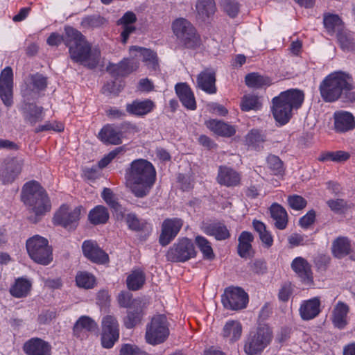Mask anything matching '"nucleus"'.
Here are the masks:
<instances>
[{"label": "nucleus", "instance_id": "obj_1", "mask_svg": "<svg viewBox=\"0 0 355 355\" xmlns=\"http://www.w3.org/2000/svg\"><path fill=\"white\" fill-rule=\"evenodd\" d=\"M63 42L69 48L70 58L89 69H94L99 63L101 51L92 48L85 37L71 26L64 28Z\"/></svg>", "mask_w": 355, "mask_h": 355}, {"label": "nucleus", "instance_id": "obj_2", "mask_svg": "<svg viewBox=\"0 0 355 355\" xmlns=\"http://www.w3.org/2000/svg\"><path fill=\"white\" fill-rule=\"evenodd\" d=\"M125 186L137 198L148 196L156 180V171L146 159L134 160L125 175Z\"/></svg>", "mask_w": 355, "mask_h": 355}, {"label": "nucleus", "instance_id": "obj_3", "mask_svg": "<svg viewBox=\"0 0 355 355\" xmlns=\"http://www.w3.org/2000/svg\"><path fill=\"white\" fill-rule=\"evenodd\" d=\"M352 76L338 71L331 73L320 83V92L326 102H334L341 98L345 102H355V92Z\"/></svg>", "mask_w": 355, "mask_h": 355}, {"label": "nucleus", "instance_id": "obj_4", "mask_svg": "<svg viewBox=\"0 0 355 355\" xmlns=\"http://www.w3.org/2000/svg\"><path fill=\"white\" fill-rule=\"evenodd\" d=\"M21 197L28 211L34 214L29 217L33 223H37L51 209V203L46 191L36 181H31L24 184Z\"/></svg>", "mask_w": 355, "mask_h": 355}, {"label": "nucleus", "instance_id": "obj_5", "mask_svg": "<svg viewBox=\"0 0 355 355\" xmlns=\"http://www.w3.org/2000/svg\"><path fill=\"white\" fill-rule=\"evenodd\" d=\"M304 98V93L296 89L283 92L273 98L272 108L275 120L282 125L286 124L292 116V110L301 107Z\"/></svg>", "mask_w": 355, "mask_h": 355}, {"label": "nucleus", "instance_id": "obj_6", "mask_svg": "<svg viewBox=\"0 0 355 355\" xmlns=\"http://www.w3.org/2000/svg\"><path fill=\"white\" fill-rule=\"evenodd\" d=\"M26 249L30 257L36 263L47 265L53 259L52 250L47 239L39 235L27 240Z\"/></svg>", "mask_w": 355, "mask_h": 355}, {"label": "nucleus", "instance_id": "obj_7", "mask_svg": "<svg viewBox=\"0 0 355 355\" xmlns=\"http://www.w3.org/2000/svg\"><path fill=\"white\" fill-rule=\"evenodd\" d=\"M173 31L186 48L194 49L200 44V38L195 27L187 19L180 18L173 23Z\"/></svg>", "mask_w": 355, "mask_h": 355}, {"label": "nucleus", "instance_id": "obj_8", "mask_svg": "<svg viewBox=\"0 0 355 355\" xmlns=\"http://www.w3.org/2000/svg\"><path fill=\"white\" fill-rule=\"evenodd\" d=\"M169 335L167 318L164 315L154 316L146 327V340L151 345H157L166 340Z\"/></svg>", "mask_w": 355, "mask_h": 355}, {"label": "nucleus", "instance_id": "obj_9", "mask_svg": "<svg viewBox=\"0 0 355 355\" xmlns=\"http://www.w3.org/2000/svg\"><path fill=\"white\" fill-rule=\"evenodd\" d=\"M272 334L267 327H261L255 331H251L247 338L244 351L248 355H257L269 344Z\"/></svg>", "mask_w": 355, "mask_h": 355}, {"label": "nucleus", "instance_id": "obj_10", "mask_svg": "<svg viewBox=\"0 0 355 355\" xmlns=\"http://www.w3.org/2000/svg\"><path fill=\"white\" fill-rule=\"evenodd\" d=\"M196 255V251L193 242L187 238H182L169 248L166 258L173 262H184Z\"/></svg>", "mask_w": 355, "mask_h": 355}, {"label": "nucleus", "instance_id": "obj_11", "mask_svg": "<svg viewBox=\"0 0 355 355\" xmlns=\"http://www.w3.org/2000/svg\"><path fill=\"white\" fill-rule=\"evenodd\" d=\"M248 300V294L239 287L226 288L224 294L221 296V302L224 307L231 310L245 308Z\"/></svg>", "mask_w": 355, "mask_h": 355}, {"label": "nucleus", "instance_id": "obj_12", "mask_svg": "<svg viewBox=\"0 0 355 355\" xmlns=\"http://www.w3.org/2000/svg\"><path fill=\"white\" fill-rule=\"evenodd\" d=\"M119 338V324L116 319L110 315L102 320L101 343L104 348H112Z\"/></svg>", "mask_w": 355, "mask_h": 355}, {"label": "nucleus", "instance_id": "obj_13", "mask_svg": "<svg viewBox=\"0 0 355 355\" xmlns=\"http://www.w3.org/2000/svg\"><path fill=\"white\" fill-rule=\"evenodd\" d=\"M80 212V207L69 211L68 206L63 205L54 215V223L62 225L66 229H74L77 225Z\"/></svg>", "mask_w": 355, "mask_h": 355}, {"label": "nucleus", "instance_id": "obj_14", "mask_svg": "<svg viewBox=\"0 0 355 355\" xmlns=\"http://www.w3.org/2000/svg\"><path fill=\"white\" fill-rule=\"evenodd\" d=\"M13 73L11 67H6L0 75V97L3 104L10 107L12 103Z\"/></svg>", "mask_w": 355, "mask_h": 355}, {"label": "nucleus", "instance_id": "obj_15", "mask_svg": "<svg viewBox=\"0 0 355 355\" xmlns=\"http://www.w3.org/2000/svg\"><path fill=\"white\" fill-rule=\"evenodd\" d=\"M182 225V220L179 218H168L164 220L159 236L160 244L163 246L167 245L178 235Z\"/></svg>", "mask_w": 355, "mask_h": 355}, {"label": "nucleus", "instance_id": "obj_16", "mask_svg": "<svg viewBox=\"0 0 355 355\" xmlns=\"http://www.w3.org/2000/svg\"><path fill=\"white\" fill-rule=\"evenodd\" d=\"M241 180V174L234 168L227 166L218 167L216 181L219 184L226 187H235L240 185Z\"/></svg>", "mask_w": 355, "mask_h": 355}, {"label": "nucleus", "instance_id": "obj_17", "mask_svg": "<svg viewBox=\"0 0 355 355\" xmlns=\"http://www.w3.org/2000/svg\"><path fill=\"white\" fill-rule=\"evenodd\" d=\"M82 248L84 255L94 263L103 264L109 261L108 254L96 242L85 241Z\"/></svg>", "mask_w": 355, "mask_h": 355}, {"label": "nucleus", "instance_id": "obj_18", "mask_svg": "<svg viewBox=\"0 0 355 355\" xmlns=\"http://www.w3.org/2000/svg\"><path fill=\"white\" fill-rule=\"evenodd\" d=\"M299 313L303 320H310L320 313V300L318 297L304 300L299 309Z\"/></svg>", "mask_w": 355, "mask_h": 355}, {"label": "nucleus", "instance_id": "obj_19", "mask_svg": "<svg viewBox=\"0 0 355 355\" xmlns=\"http://www.w3.org/2000/svg\"><path fill=\"white\" fill-rule=\"evenodd\" d=\"M122 137L123 133L121 128L111 124L103 126L98 133V138L107 144H120Z\"/></svg>", "mask_w": 355, "mask_h": 355}, {"label": "nucleus", "instance_id": "obj_20", "mask_svg": "<svg viewBox=\"0 0 355 355\" xmlns=\"http://www.w3.org/2000/svg\"><path fill=\"white\" fill-rule=\"evenodd\" d=\"M291 268L302 282L307 284L313 282L311 266L305 259L301 257L294 259Z\"/></svg>", "mask_w": 355, "mask_h": 355}, {"label": "nucleus", "instance_id": "obj_21", "mask_svg": "<svg viewBox=\"0 0 355 355\" xmlns=\"http://www.w3.org/2000/svg\"><path fill=\"white\" fill-rule=\"evenodd\" d=\"M145 303L139 300H133V307L128 311L127 316L124 318V325L128 329H132L141 321L143 317V309Z\"/></svg>", "mask_w": 355, "mask_h": 355}, {"label": "nucleus", "instance_id": "obj_22", "mask_svg": "<svg viewBox=\"0 0 355 355\" xmlns=\"http://www.w3.org/2000/svg\"><path fill=\"white\" fill-rule=\"evenodd\" d=\"M130 52L132 56L139 58H141L146 64L155 70L158 66V60L156 53L149 49L132 46L130 48Z\"/></svg>", "mask_w": 355, "mask_h": 355}, {"label": "nucleus", "instance_id": "obj_23", "mask_svg": "<svg viewBox=\"0 0 355 355\" xmlns=\"http://www.w3.org/2000/svg\"><path fill=\"white\" fill-rule=\"evenodd\" d=\"M23 166V160L12 158L6 163L5 168L1 172V178L3 183H11L21 173Z\"/></svg>", "mask_w": 355, "mask_h": 355}, {"label": "nucleus", "instance_id": "obj_24", "mask_svg": "<svg viewBox=\"0 0 355 355\" xmlns=\"http://www.w3.org/2000/svg\"><path fill=\"white\" fill-rule=\"evenodd\" d=\"M47 86L46 78L40 73H35L30 76V81L24 95H31L32 98L37 96L39 92L44 91Z\"/></svg>", "mask_w": 355, "mask_h": 355}, {"label": "nucleus", "instance_id": "obj_25", "mask_svg": "<svg viewBox=\"0 0 355 355\" xmlns=\"http://www.w3.org/2000/svg\"><path fill=\"white\" fill-rule=\"evenodd\" d=\"M215 83L216 75L213 70L205 69L198 76V87L208 94H215L216 92Z\"/></svg>", "mask_w": 355, "mask_h": 355}, {"label": "nucleus", "instance_id": "obj_26", "mask_svg": "<svg viewBox=\"0 0 355 355\" xmlns=\"http://www.w3.org/2000/svg\"><path fill=\"white\" fill-rule=\"evenodd\" d=\"M216 10L214 0H197L196 12L198 20L206 21L214 15Z\"/></svg>", "mask_w": 355, "mask_h": 355}, {"label": "nucleus", "instance_id": "obj_27", "mask_svg": "<svg viewBox=\"0 0 355 355\" xmlns=\"http://www.w3.org/2000/svg\"><path fill=\"white\" fill-rule=\"evenodd\" d=\"M175 92L185 107L191 110L196 109V103L194 95L186 83H178L175 85Z\"/></svg>", "mask_w": 355, "mask_h": 355}, {"label": "nucleus", "instance_id": "obj_28", "mask_svg": "<svg viewBox=\"0 0 355 355\" xmlns=\"http://www.w3.org/2000/svg\"><path fill=\"white\" fill-rule=\"evenodd\" d=\"M24 349L28 355H50V346L40 338H32L25 343Z\"/></svg>", "mask_w": 355, "mask_h": 355}, {"label": "nucleus", "instance_id": "obj_29", "mask_svg": "<svg viewBox=\"0 0 355 355\" xmlns=\"http://www.w3.org/2000/svg\"><path fill=\"white\" fill-rule=\"evenodd\" d=\"M335 128L338 132H346L354 128V119L348 112H338L334 114Z\"/></svg>", "mask_w": 355, "mask_h": 355}, {"label": "nucleus", "instance_id": "obj_30", "mask_svg": "<svg viewBox=\"0 0 355 355\" xmlns=\"http://www.w3.org/2000/svg\"><path fill=\"white\" fill-rule=\"evenodd\" d=\"M21 111L25 121L32 125L42 119V107H38L35 104L24 103L21 107Z\"/></svg>", "mask_w": 355, "mask_h": 355}, {"label": "nucleus", "instance_id": "obj_31", "mask_svg": "<svg viewBox=\"0 0 355 355\" xmlns=\"http://www.w3.org/2000/svg\"><path fill=\"white\" fill-rule=\"evenodd\" d=\"M349 312L348 306L339 302L335 306L332 313V321L334 326L338 329H343L347 324V315Z\"/></svg>", "mask_w": 355, "mask_h": 355}, {"label": "nucleus", "instance_id": "obj_32", "mask_svg": "<svg viewBox=\"0 0 355 355\" xmlns=\"http://www.w3.org/2000/svg\"><path fill=\"white\" fill-rule=\"evenodd\" d=\"M206 124L212 132L223 137H231L236 132L234 126L221 121L211 119L207 121Z\"/></svg>", "mask_w": 355, "mask_h": 355}, {"label": "nucleus", "instance_id": "obj_33", "mask_svg": "<svg viewBox=\"0 0 355 355\" xmlns=\"http://www.w3.org/2000/svg\"><path fill=\"white\" fill-rule=\"evenodd\" d=\"M270 211L271 217L275 221V227L279 230L285 229L288 223V216L285 209L281 205L274 203L271 205Z\"/></svg>", "mask_w": 355, "mask_h": 355}, {"label": "nucleus", "instance_id": "obj_34", "mask_svg": "<svg viewBox=\"0 0 355 355\" xmlns=\"http://www.w3.org/2000/svg\"><path fill=\"white\" fill-rule=\"evenodd\" d=\"M204 232L215 237L216 240H225L230 236L227 227L221 223L207 224L204 227Z\"/></svg>", "mask_w": 355, "mask_h": 355}, {"label": "nucleus", "instance_id": "obj_35", "mask_svg": "<svg viewBox=\"0 0 355 355\" xmlns=\"http://www.w3.org/2000/svg\"><path fill=\"white\" fill-rule=\"evenodd\" d=\"M253 241V236L250 232H243L239 237L238 253L243 258H248L251 256L252 251L251 243Z\"/></svg>", "mask_w": 355, "mask_h": 355}, {"label": "nucleus", "instance_id": "obj_36", "mask_svg": "<svg viewBox=\"0 0 355 355\" xmlns=\"http://www.w3.org/2000/svg\"><path fill=\"white\" fill-rule=\"evenodd\" d=\"M154 103L150 100L144 101H134L131 104H128L126 110L130 114L141 116L145 115L153 110Z\"/></svg>", "mask_w": 355, "mask_h": 355}, {"label": "nucleus", "instance_id": "obj_37", "mask_svg": "<svg viewBox=\"0 0 355 355\" xmlns=\"http://www.w3.org/2000/svg\"><path fill=\"white\" fill-rule=\"evenodd\" d=\"M245 82L248 87L255 89L269 86L271 84L270 78L254 72L247 74L245 77Z\"/></svg>", "mask_w": 355, "mask_h": 355}, {"label": "nucleus", "instance_id": "obj_38", "mask_svg": "<svg viewBox=\"0 0 355 355\" xmlns=\"http://www.w3.org/2000/svg\"><path fill=\"white\" fill-rule=\"evenodd\" d=\"M98 329V325L96 322L88 316H81L75 323L73 327V334L79 337L83 330L87 331H95Z\"/></svg>", "mask_w": 355, "mask_h": 355}, {"label": "nucleus", "instance_id": "obj_39", "mask_svg": "<svg viewBox=\"0 0 355 355\" xmlns=\"http://www.w3.org/2000/svg\"><path fill=\"white\" fill-rule=\"evenodd\" d=\"M242 326L238 321H228L223 327V336L229 338L230 341L239 340L241 336Z\"/></svg>", "mask_w": 355, "mask_h": 355}, {"label": "nucleus", "instance_id": "obj_40", "mask_svg": "<svg viewBox=\"0 0 355 355\" xmlns=\"http://www.w3.org/2000/svg\"><path fill=\"white\" fill-rule=\"evenodd\" d=\"M332 253L337 258L347 255L350 251V243L346 237H338L332 243Z\"/></svg>", "mask_w": 355, "mask_h": 355}, {"label": "nucleus", "instance_id": "obj_41", "mask_svg": "<svg viewBox=\"0 0 355 355\" xmlns=\"http://www.w3.org/2000/svg\"><path fill=\"white\" fill-rule=\"evenodd\" d=\"M31 288V283L24 278H18L10 288V294L17 298L26 297Z\"/></svg>", "mask_w": 355, "mask_h": 355}, {"label": "nucleus", "instance_id": "obj_42", "mask_svg": "<svg viewBox=\"0 0 355 355\" xmlns=\"http://www.w3.org/2000/svg\"><path fill=\"white\" fill-rule=\"evenodd\" d=\"M88 218L93 225L104 224L109 219V213L106 207L98 205L89 211Z\"/></svg>", "mask_w": 355, "mask_h": 355}, {"label": "nucleus", "instance_id": "obj_43", "mask_svg": "<svg viewBox=\"0 0 355 355\" xmlns=\"http://www.w3.org/2000/svg\"><path fill=\"white\" fill-rule=\"evenodd\" d=\"M101 196L105 202L116 212L117 218L123 216V207L110 189L104 188Z\"/></svg>", "mask_w": 355, "mask_h": 355}, {"label": "nucleus", "instance_id": "obj_44", "mask_svg": "<svg viewBox=\"0 0 355 355\" xmlns=\"http://www.w3.org/2000/svg\"><path fill=\"white\" fill-rule=\"evenodd\" d=\"M266 141V136L261 130L258 129L251 130L245 136V144L254 149L260 148L261 144Z\"/></svg>", "mask_w": 355, "mask_h": 355}, {"label": "nucleus", "instance_id": "obj_45", "mask_svg": "<svg viewBox=\"0 0 355 355\" xmlns=\"http://www.w3.org/2000/svg\"><path fill=\"white\" fill-rule=\"evenodd\" d=\"M126 282L130 290H139L145 282V275L142 271L134 270L128 276Z\"/></svg>", "mask_w": 355, "mask_h": 355}, {"label": "nucleus", "instance_id": "obj_46", "mask_svg": "<svg viewBox=\"0 0 355 355\" xmlns=\"http://www.w3.org/2000/svg\"><path fill=\"white\" fill-rule=\"evenodd\" d=\"M323 23L324 27L329 33L339 32L342 29V20L337 15H324Z\"/></svg>", "mask_w": 355, "mask_h": 355}, {"label": "nucleus", "instance_id": "obj_47", "mask_svg": "<svg viewBox=\"0 0 355 355\" xmlns=\"http://www.w3.org/2000/svg\"><path fill=\"white\" fill-rule=\"evenodd\" d=\"M196 243L203 254V257L208 260L214 259V254L211 243L205 237L197 236L196 237Z\"/></svg>", "mask_w": 355, "mask_h": 355}, {"label": "nucleus", "instance_id": "obj_48", "mask_svg": "<svg viewBox=\"0 0 355 355\" xmlns=\"http://www.w3.org/2000/svg\"><path fill=\"white\" fill-rule=\"evenodd\" d=\"M261 103L257 96L248 94L245 95L241 103V107L243 111L248 112L252 110H259Z\"/></svg>", "mask_w": 355, "mask_h": 355}, {"label": "nucleus", "instance_id": "obj_49", "mask_svg": "<svg viewBox=\"0 0 355 355\" xmlns=\"http://www.w3.org/2000/svg\"><path fill=\"white\" fill-rule=\"evenodd\" d=\"M76 282L79 287L92 288L95 284V277L87 272H80L76 277Z\"/></svg>", "mask_w": 355, "mask_h": 355}, {"label": "nucleus", "instance_id": "obj_50", "mask_svg": "<svg viewBox=\"0 0 355 355\" xmlns=\"http://www.w3.org/2000/svg\"><path fill=\"white\" fill-rule=\"evenodd\" d=\"M125 220L128 228L132 231L139 232L145 227L144 220L139 219L135 214L130 213L125 216Z\"/></svg>", "mask_w": 355, "mask_h": 355}, {"label": "nucleus", "instance_id": "obj_51", "mask_svg": "<svg viewBox=\"0 0 355 355\" xmlns=\"http://www.w3.org/2000/svg\"><path fill=\"white\" fill-rule=\"evenodd\" d=\"M267 164L268 167L273 173L274 175H283L284 172V164L279 157L270 155L267 157Z\"/></svg>", "mask_w": 355, "mask_h": 355}, {"label": "nucleus", "instance_id": "obj_52", "mask_svg": "<svg viewBox=\"0 0 355 355\" xmlns=\"http://www.w3.org/2000/svg\"><path fill=\"white\" fill-rule=\"evenodd\" d=\"M139 67V63L135 60L125 59L119 62V72L121 76H125L135 71Z\"/></svg>", "mask_w": 355, "mask_h": 355}, {"label": "nucleus", "instance_id": "obj_53", "mask_svg": "<svg viewBox=\"0 0 355 355\" xmlns=\"http://www.w3.org/2000/svg\"><path fill=\"white\" fill-rule=\"evenodd\" d=\"M105 19L97 15L87 16L83 19L81 25L85 28H97L103 25Z\"/></svg>", "mask_w": 355, "mask_h": 355}, {"label": "nucleus", "instance_id": "obj_54", "mask_svg": "<svg viewBox=\"0 0 355 355\" xmlns=\"http://www.w3.org/2000/svg\"><path fill=\"white\" fill-rule=\"evenodd\" d=\"M330 209L336 214H341L349 208L347 202L343 199H331L327 202Z\"/></svg>", "mask_w": 355, "mask_h": 355}, {"label": "nucleus", "instance_id": "obj_55", "mask_svg": "<svg viewBox=\"0 0 355 355\" xmlns=\"http://www.w3.org/2000/svg\"><path fill=\"white\" fill-rule=\"evenodd\" d=\"M221 5L227 14L235 17L239 11V3L234 0H222Z\"/></svg>", "mask_w": 355, "mask_h": 355}, {"label": "nucleus", "instance_id": "obj_56", "mask_svg": "<svg viewBox=\"0 0 355 355\" xmlns=\"http://www.w3.org/2000/svg\"><path fill=\"white\" fill-rule=\"evenodd\" d=\"M288 203L292 209L302 210L306 207L307 202L300 196L292 195L288 197Z\"/></svg>", "mask_w": 355, "mask_h": 355}, {"label": "nucleus", "instance_id": "obj_57", "mask_svg": "<svg viewBox=\"0 0 355 355\" xmlns=\"http://www.w3.org/2000/svg\"><path fill=\"white\" fill-rule=\"evenodd\" d=\"M349 154L345 151H336L332 153H328L322 157L320 158V160H332L334 162H343L348 159Z\"/></svg>", "mask_w": 355, "mask_h": 355}, {"label": "nucleus", "instance_id": "obj_58", "mask_svg": "<svg viewBox=\"0 0 355 355\" xmlns=\"http://www.w3.org/2000/svg\"><path fill=\"white\" fill-rule=\"evenodd\" d=\"M120 355H147V354L135 345L124 344L120 349Z\"/></svg>", "mask_w": 355, "mask_h": 355}, {"label": "nucleus", "instance_id": "obj_59", "mask_svg": "<svg viewBox=\"0 0 355 355\" xmlns=\"http://www.w3.org/2000/svg\"><path fill=\"white\" fill-rule=\"evenodd\" d=\"M122 150L121 148H117L115 150L111 151L107 155L104 157L98 162V166L101 168H105L107 166L111 161L115 158V157L118 155L119 152Z\"/></svg>", "mask_w": 355, "mask_h": 355}, {"label": "nucleus", "instance_id": "obj_60", "mask_svg": "<svg viewBox=\"0 0 355 355\" xmlns=\"http://www.w3.org/2000/svg\"><path fill=\"white\" fill-rule=\"evenodd\" d=\"M315 218V212L313 210H310L306 215L300 218L299 223L301 227L306 228L311 225Z\"/></svg>", "mask_w": 355, "mask_h": 355}, {"label": "nucleus", "instance_id": "obj_61", "mask_svg": "<svg viewBox=\"0 0 355 355\" xmlns=\"http://www.w3.org/2000/svg\"><path fill=\"white\" fill-rule=\"evenodd\" d=\"M119 303L121 306L129 307L133 306V301L132 302V295L128 292H121L118 297Z\"/></svg>", "mask_w": 355, "mask_h": 355}, {"label": "nucleus", "instance_id": "obj_62", "mask_svg": "<svg viewBox=\"0 0 355 355\" xmlns=\"http://www.w3.org/2000/svg\"><path fill=\"white\" fill-rule=\"evenodd\" d=\"M251 270L257 274H263L266 271V266L261 260H255L250 266Z\"/></svg>", "mask_w": 355, "mask_h": 355}, {"label": "nucleus", "instance_id": "obj_63", "mask_svg": "<svg viewBox=\"0 0 355 355\" xmlns=\"http://www.w3.org/2000/svg\"><path fill=\"white\" fill-rule=\"evenodd\" d=\"M137 20L136 15L132 12H127L119 20V24L122 25H130Z\"/></svg>", "mask_w": 355, "mask_h": 355}, {"label": "nucleus", "instance_id": "obj_64", "mask_svg": "<svg viewBox=\"0 0 355 355\" xmlns=\"http://www.w3.org/2000/svg\"><path fill=\"white\" fill-rule=\"evenodd\" d=\"M292 291L291 287L288 284L284 285L279 292V298L280 300L283 302H286L288 300L291 295Z\"/></svg>", "mask_w": 355, "mask_h": 355}]
</instances>
